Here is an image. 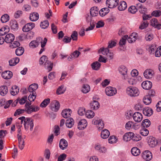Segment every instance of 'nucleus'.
I'll return each mask as SVG.
<instances>
[{
  "mask_svg": "<svg viewBox=\"0 0 161 161\" xmlns=\"http://www.w3.org/2000/svg\"><path fill=\"white\" fill-rule=\"evenodd\" d=\"M9 28L8 26L3 27L0 29V35L3 36L8 31Z\"/></svg>",
  "mask_w": 161,
  "mask_h": 161,
  "instance_id": "nucleus-45",
  "label": "nucleus"
},
{
  "mask_svg": "<svg viewBox=\"0 0 161 161\" xmlns=\"http://www.w3.org/2000/svg\"><path fill=\"white\" fill-rule=\"evenodd\" d=\"M95 148L96 150L101 153H104L106 151L105 148L104 147H101V145L98 143L95 145Z\"/></svg>",
  "mask_w": 161,
  "mask_h": 161,
  "instance_id": "nucleus-28",
  "label": "nucleus"
},
{
  "mask_svg": "<svg viewBox=\"0 0 161 161\" xmlns=\"http://www.w3.org/2000/svg\"><path fill=\"white\" fill-rule=\"evenodd\" d=\"M118 0H107L106 4L110 8L115 7L118 4Z\"/></svg>",
  "mask_w": 161,
  "mask_h": 161,
  "instance_id": "nucleus-10",
  "label": "nucleus"
},
{
  "mask_svg": "<svg viewBox=\"0 0 161 161\" xmlns=\"http://www.w3.org/2000/svg\"><path fill=\"white\" fill-rule=\"evenodd\" d=\"M152 84L151 82L149 81H145L142 83V86L144 89L149 90L152 87Z\"/></svg>",
  "mask_w": 161,
  "mask_h": 161,
  "instance_id": "nucleus-17",
  "label": "nucleus"
},
{
  "mask_svg": "<svg viewBox=\"0 0 161 161\" xmlns=\"http://www.w3.org/2000/svg\"><path fill=\"white\" fill-rule=\"evenodd\" d=\"M136 39V36L133 33L132 35H130L127 38V41L130 43H132L135 42Z\"/></svg>",
  "mask_w": 161,
  "mask_h": 161,
  "instance_id": "nucleus-49",
  "label": "nucleus"
},
{
  "mask_svg": "<svg viewBox=\"0 0 161 161\" xmlns=\"http://www.w3.org/2000/svg\"><path fill=\"white\" fill-rule=\"evenodd\" d=\"M12 75V73L10 71H6L2 73V76L5 79H10Z\"/></svg>",
  "mask_w": 161,
  "mask_h": 161,
  "instance_id": "nucleus-18",
  "label": "nucleus"
},
{
  "mask_svg": "<svg viewBox=\"0 0 161 161\" xmlns=\"http://www.w3.org/2000/svg\"><path fill=\"white\" fill-rule=\"evenodd\" d=\"M129 11L132 14H134L137 10V7L134 6H131L128 9Z\"/></svg>",
  "mask_w": 161,
  "mask_h": 161,
  "instance_id": "nucleus-53",
  "label": "nucleus"
},
{
  "mask_svg": "<svg viewBox=\"0 0 161 161\" xmlns=\"http://www.w3.org/2000/svg\"><path fill=\"white\" fill-rule=\"evenodd\" d=\"M50 99L47 98L45 99L41 103L40 106L41 108H45L50 103Z\"/></svg>",
  "mask_w": 161,
  "mask_h": 161,
  "instance_id": "nucleus-41",
  "label": "nucleus"
},
{
  "mask_svg": "<svg viewBox=\"0 0 161 161\" xmlns=\"http://www.w3.org/2000/svg\"><path fill=\"white\" fill-rule=\"evenodd\" d=\"M8 92V87L6 86H2L0 87V94L1 95L4 96Z\"/></svg>",
  "mask_w": 161,
  "mask_h": 161,
  "instance_id": "nucleus-30",
  "label": "nucleus"
},
{
  "mask_svg": "<svg viewBox=\"0 0 161 161\" xmlns=\"http://www.w3.org/2000/svg\"><path fill=\"white\" fill-rule=\"evenodd\" d=\"M110 135L109 131L106 129L103 130L101 133V136L103 139L107 138Z\"/></svg>",
  "mask_w": 161,
  "mask_h": 161,
  "instance_id": "nucleus-25",
  "label": "nucleus"
},
{
  "mask_svg": "<svg viewBox=\"0 0 161 161\" xmlns=\"http://www.w3.org/2000/svg\"><path fill=\"white\" fill-rule=\"evenodd\" d=\"M127 7V5L126 2L124 1H121L120 2L118 8L119 11H123Z\"/></svg>",
  "mask_w": 161,
  "mask_h": 161,
  "instance_id": "nucleus-24",
  "label": "nucleus"
},
{
  "mask_svg": "<svg viewBox=\"0 0 161 161\" xmlns=\"http://www.w3.org/2000/svg\"><path fill=\"white\" fill-rule=\"evenodd\" d=\"M25 111V109H18L17 110H16L14 114V115L15 116H16L17 115H19L20 114L23 113Z\"/></svg>",
  "mask_w": 161,
  "mask_h": 161,
  "instance_id": "nucleus-60",
  "label": "nucleus"
},
{
  "mask_svg": "<svg viewBox=\"0 0 161 161\" xmlns=\"http://www.w3.org/2000/svg\"><path fill=\"white\" fill-rule=\"evenodd\" d=\"M141 139V137L139 135H135L133 133V135L132 136L131 139L135 141H138Z\"/></svg>",
  "mask_w": 161,
  "mask_h": 161,
  "instance_id": "nucleus-52",
  "label": "nucleus"
},
{
  "mask_svg": "<svg viewBox=\"0 0 161 161\" xmlns=\"http://www.w3.org/2000/svg\"><path fill=\"white\" fill-rule=\"evenodd\" d=\"M7 133V130H1L0 131V138H4Z\"/></svg>",
  "mask_w": 161,
  "mask_h": 161,
  "instance_id": "nucleus-63",
  "label": "nucleus"
},
{
  "mask_svg": "<svg viewBox=\"0 0 161 161\" xmlns=\"http://www.w3.org/2000/svg\"><path fill=\"white\" fill-rule=\"evenodd\" d=\"M68 145L67 142L64 139H61L59 142V147L62 150H64Z\"/></svg>",
  "mask_w": 161,
  "mask_h": 161,
  "instance_id": "nucleus-16",
  "label": "nucleus"
},
{
  "mask_svg": "<svg viewBox=\"0 0 161 161\" xmlns=\"http://www.w3.org/2000/svg\"><path fill=\"white\" fill-rule=\"evenodd\" d=\"M133 118L135 121L139 122L142 120V116L139 112H136L133 114Z\"/></svg>",
  "mask_w": 161,
  "mask_h": 161,
  "instance_id": "nucleus-14",
  "label": "nucleus"
},
{
  "mask_svg": "<svg viewBox=\"0 0 161 161\" xmlns=\"http://www.w3.org/2000/svg\"><path fill=\"white\" fill-rule=\"evenodd\" d=\"M101 65V63L98 62L96 61L92 64L91 66L93 69L97 70L99 69Z\"/></svg>",
  "mask_w": 161,
  "mask_h": 161,
  "instance_id": "nucleus-29",
  "label": "nucleus"
},
{
  "mask_svg": "<svg viewBox=\"0 0 161 161\" xmlns=\"http://www.w3.org/2000/svg\"><path fill=\"white\" fill-rule=\"evenodd\" d=\"M45 66L49 72L51 71L53 67V64L47 60L45 62L44 64Z\"/></svg>",
  "mask_w": 161,
  "mask_h": 161,
  "instance_id": "nucleus-31",
  "label": "nucleus"
},
{
  "mask_svg": "<svg viewBox=\"0 0 161 161\" xmlns=\"http://www.w3.org/2000/svg\"><path fill=\"white\" fill-rule=\"evenodd\" d=\"M143 75L147 79H150L153 77V74L151 69H146L144 72Z\"/></svg>",
  "mask_w": 161,
  "mask_h": 161,
  "instance_id": "nucleus-34",
  "label": "nucleus"
},
{
  "mask_svg": "<svg viewBox=\"0 0 161 161\" xmlns=\"http://www.w3.org/2000/svg\"><path fill=\"white\" fill-rule=\"evenodd\" d=\"M152 15L156 17L159 16L161 15V11L160 10H155L153 12Z\"/></svg>",
  "mask_w": 161,
  "mask_h": 161,
  "instance_id": "nucleus-61",
  "label": "nucleus"
},
{
  "mask_svg": "<svg viewBox=\"0 0 161 161\" xmlns=\"http://www.w3.org/2000/svg\"><path fill=\"white\" fill-rule=\"evenodd\" d=\"M24 52V48L22 47H19L16 49L15 53L17 56H21L23 54Z\"/></svg>",
  "mask_w": 161,
  "mask_h": 161,
  "instance_id": "nucleus-40",
  "label": "nucleus"
},
{
  "mask_svg": "<svg viewBox=\"0 0 161 161\" xmlns=\"http://www.w3.org/2000/svg\"><path fill=\"white\" fill-rule=\"evenodd\" d=\"M47 58L46 56L43 55L40 58L39 60L40 64L41 65L42 64L45 62H46Z\"/></svg>",
  "mask_w": 161,
  "mask_h": 161,
  "instance_id": "nucleus-62",
  "label": "nucleus"
},
{
  "mask_svg": "<svg viewBox=\"0 0 161 161\" xmlns=\"http://www.w3.org/2000/svg\"><path fill=\"white\" fill-rule=\"evenodd\" d=\"M101 52L103 55H107L109 59H112L114 57V54L113 53L109 52V51L108 48H104L103 47L101 48L98 51L99 53Z\"/></svg>",
  "mask_w": 161,
  "mask_h": 161,
  "instance_id": "nucleus-4",
  "label": "nucleus"
},
{
  "mask_svg": "<svg viewBox=\"0 0 161 161\" xmlns=\"http://www.w3.org/2000/svg\"><path fill=\"white\" fill-rule=\"evenodd\" d=\"M24 125L26 130H28L30 128V130L31 131L33 130L34 125L33 120L29 118H26L24 122Z\"/></svg>",
  "mask_w": 161,
  "mask_h": 161,
  "instance_id": "nucleus-3",
  "label": "nucleus"
},
{
  "mask_svg": "<svg viewBox=\"0 0 161 161\" xmlns=\"http://www.w3.org/2000/svg\"><path fill=\"white\" fill-rule=\"evenodd\" d=\"M95 23L93 21H91L90 23V26L86 29V31H88L93 29L94 28Z\"/></svg>",
  "mask_w": 161,
  "mask_h": 161,
  "instance_id": "nucleus-55",
  "label": "nucleus"
},
{
  "mask_svg": "<svg viewBox=\"0 0 161 161\" xmlns=\"http://www.w3.org/2000/svg\"><path fill=\"white\" fill-rule=\"evenodd\" d=\"M64 85L59 86L57 90L56 93L58 94H63L65 91V89H64Z\"/></svg>",
  "mask_w": 161,
  "mask_h": 161,
  "instance_id": "nucleus-50",
  "label": "nucleus"
},
{
  "mask_svg": "<svg viewBox=\"0 0 161 161\" xmlns=\"http://www.w3.org/2000/svg\"><path fill=\"white\" fill-rule=\"evenodd\" d=\"M50 108L52 111L57 112L60 108L59 102L57 100L53 101L50 104Z\"/></svg>",
  "mask_w": 161,
  "mask_h": 161,
  "instance_id": "nucleus-6",
  "label": "nucleus"
},
{
  "mask_svg": "<svg viewBox=\"0 0 161 161\" xmlns=\"http://www.w3.org/2000/svg\"><path fill=\"white\" fill-rule=\"evenodd\" d=\"M119 73L122 75V79L124 80H126L127 78V69L124 66H120L119 69Z\"/></svg>",
  "mask_w": 161,
  "mask_h": 161,
  "instance_id": "nucleus-5",
  "label": "nucleus"
},
{
  "mask_svg": "<svg viewBox=\"0 0 161 161\" xmlns=\"http://www.w3.org/2000/svg\"><path fill=\"white\" fill-rule=\"evenodd\" d=\"M128 37V35H125L121 38L119 42V44L120 46H123V45H125L126 42V39Z\"/></svg>",
  "mask_w": 161,
  "mask_h": 161,
  "instance_id": "nucleus-44",
  "label": "nucleus"
},
{
  "mask_svg": "<svg viewBox=\"0 0 161 161\" xmlns=\"http://www.w3.org/2000/svg\"><path fill=\"white\" fill-rule=\"evenodd\" d=\"M35 26L33 23H29L26 24L22 28V31L24 32H27L32 30Z\"/></svg>",
  "mask_w": 161,
  "mask_h": 161,
  "instance_id": "nucleus-9",
  "label": "nucleus"
},
{
  "mask_svg": "<svg viewBox=\"0 0 161 161\" xmlns=\"http://www.w3.org/2000/svg\"><path fill=\"white\" fill-rule=\"evenodd\" d=\"M144 103L146 105L150 104L152 101V99L149 95H146L143 99Z\"/></svg>",
  "mask_w": 161,
  "mask_h": 161,
  "instance_id": "nucleus-42",
  "label": "nucleus"
},
{
  "mask_svg": "<svg viewBox=\"0 0 161 161\" xmlns=\"http://www.w3.org/2000/svg\"><path fill=\"white\" fill-rule=\"evenodd\" d=\"M143 114L145 115L150 116L153 114V111L151 108H146L143 110Z\"/></svg>",
  "mask_w": 161,
  "mask_h": 161,
  "instance_id": "nucleus-33",
  "label": "nucleus"
},
{
  "mask_svg": "<svg viewBox=\"0 0 161 161\" xmlns=\"http://www.w3.org/2000/svg\"><path fill=\"white\" fill-rule=\"evenodd\" d=\"M71 113L72 111L69 108L68 109H66L62 111L61 114L64 118H67L70 116Z\"/></svg>",
  "mask_w": 161,
  "mask_h": 161,
  "instance_id": "nucleus-19",
  "label": "nucleus"
},
{
  "mask_svg": "<svg viewBox=\"0 0 161 161\" xmlns=\"http://www.w3.org/2000/svg\"><path fill=\"white\" fill-rule=\"evenodd\" d=\"M10 26L12 30H16L18 28V24L15 20H12L10 21Z\"/></svg>",
  "mask_w": 161,
  "mask_h": 161,
  "instance_id": "nucleus-23",
  "label": "nucleus"
},
{
  "mask_svg": "<svg viewBox=\"0 0 161 161\" xmlns=\"http://www.w3.org/2000/svg\"><path fill=\"white\" fill-rule=\"evenodd\" d=\"M126 31L125 28L124 27H123L119 30L118 34L119 36H122L126 33Z\"/></svg>",
  "mask_w": 161,
  "mask_h": 161,
  "instance_id": "nucleus-59",
  "label": "nucleus"
},
{
  "mask_svg": "<svg viewBox=\"0 0 161 161\" xmlns=\"http://www.w3.org/2000/svg\"><path fill=\"white\" fill-rule=\"evenodd\" d=\"M40 108L38 106L35 107L33 105L25 108V110L27 114H30L33 112H36Z\"/></svg>",
  "mask_w": 161,
  "mask_h": 161,
  "instance_id": "nucleus-11",
  "label": "nucleus"
},
{
  "mask_svg": "<svg viewBox=\"0 0 161 161\" xmlns=\"http://www.w3.org/2000/svg\"><path fill=\"white\" fill-rule=\"evenodd\" d=\"M142 157L147 161L151 160L152 158V154L151 152L147 150L144 151L142 154Z\"/></svg>",
  "mask_w": 161,
  "mask_h": 161,
  "instance_id": "nucleus-8",
  "label": "nucleus"
},
{
  "mask_svg": "<svg viewBox=\"0 0 161 161\" xmlns=\"http://www.w3.org/2000/svg\"><path fill=\"white\" fill-rule=\"evenodd\" d=\"M87 122L85 119H82L80 121L78 125V128L80 130H82L87 126Z\"/></svg>",
  "mask_w": 161,
  "mask_h": 161,
  "instance_id": "nucleus-13",
  "label": "nucleus"
},
{
  "mask_svg": "<svg viewBox=\"0 0 161 161\" xmlns=\"http://www.w3.org/2000/svg\"><path fill=\"white\" fill-rule=\"evenodd\" d=\"M90 86L87 84H85L82 87V91L83 93H86L90 91Z\"/></svg>",
  "mask_w": 161,
  "mask_h": 161,
  "instance_id": "nucleus-47",
  "label": "nucleus"
},
{
  "mask_svg": "<svg viewBox=\"0 0 161 161\" xmlns=\"http://www.w3.org/2000/svg\"><path fill=\"white\" fill-rule=\"evenodd\" d=\"M39 18V14L37 13L34 12L30 15V19L32 21H35Z\"/></svg>",
  "mask_w": 161,
  "mask_h": 161,
  "instance_id": "nucleus-32",
  "label": "nucleus"
},
{
  "mask_svg": "<svg viewBox=\"0 0 161 161\" xmlns=\"http://www.w3.org/2000/svg\"><path fill=\"white\" fill-rule=\"evenodd\" d=\"M86 116L88 118H92L94 117L95 113L91 110H88L85 113Z\"/></svg>",
  "mask_w": 161,
  "mask_h": 161,
  "instance_id": "nucleus-43",
  "label": "nucleus"
},
{
  "mask_svg": "<svg viewBox=\"0 0 161 161\" xmlns=\"http://www.w3.org/2000/svg\"><path fill=\"white\" fill-rule=\"evenodd\" d=\"M12 90L11 91V94L14 96L16 95L19 92V89L18 87L16 86H14L12 87Z\"/></svg>",
  "mask_w": 161,
  "mask_h": 161,
  "instance_id": "nucleus-38",
  "label": "nucleus"
},
{
  "mask_svg": "<svg viewBox=\"0 0 161 161\" xmlns=\"http://www.w3.org/2000/svg\"><path fill=\"white\" fill-rule=\"evenodd\" d=\"M131 152L132 154L135 156L139 155L141 153L140 149L137 147H133L131 149Z\"/></svg>",
  "mask_w": 161,
  "mask_h": 161,
  "instance_id": "nucleus-36",
  "label": "nucleus"
},
{
  "mask_svg": "<svg viewBox=\"0 0 161 161\" xmlns=\"http://www.w3.org/2000/svg\"><path fill=\"white\" fill-rule=\"evenodd\" d=\"M140 133L143 136H146L149 133V131L145 128L142 127L141 129L140 130Z\"/></svg>",
  "mask_w": 161,
  "mask_h": 161,
  "instance_id": "nucleus-46",
  "label": "nucleus"
},
{
  "mask_svg": "<svg viewBox=\"0 0 161 161\" xmlns=\"http://www.w3.org/2000/svg\"><path fill=\"white\" fill-rule=\"evenodd\" d=\"M20 45V43L18 41H15L13 43H11L10 47L11 48H14L19 47Z\"/></svg>",
  "mask_w": 161,
  "mask_h": 161,
  "instance_id": "nucleus-57",
  "label": "nucleus"
},
{
  "mask_svg": "<svg viewBox=\"0 0 161 161\" xmlns=\"http://www.w3.org/2000/svg\"><path fill=\"white\" fill-rule=\"evenodd\" d=\"M99 13V9L97 7H92L90 10V13L92 17L96 16Z\"/></svg>",
  "mask_w": 161,
  "mask_h": 161,
  "instance_id": "nucleus-21",
  "label": "nucleus"
},
{
  "mask_svg": "<svg viewBox=\"0 0 161 161\" xmlns=\"http://www.w3.org/2000/svg\"><path fill=\"white\" fill-rule=\"evenodd\" d=\"M99 103L97 101L94 100L90 103L91 109L92 110H97L100 107Z\"/></svg>",
  "mask_w": 161,
  "mask_h": 161,
  "instance_id": "nucleus-20",
  "label": "nucleus"
},
{
  "mask_svg": "<svg viewBox=\"0 0 161 161\" xmlns=\"http://www.w3.org/2000/svg\"><path fill=\"white\" fill-rule=\"evenodd\" d=\"M148 143L149 145L152 147H155L158 144L157 140L153 137H150L148 141Z\"/></svg>",
  "mask_w": 161,
  "mask_h": 161,
  "instance_id": "nucleus-12",
  "label": "nucleus"
},
{
  "mask_svg": "<svg viewBox=\"0 0 161 161\" xmlns=\"http://www.w3.org/2000/svg\"><path fill=\"white\" fill-rule=\"evenodd\" d=\"M36 97V93H32L30 94L28 97V99L30 102L34 101Z\"/></svg>",
  "mask_w": 161,
  "mask_h": 161,
  "instance_id": "nucleus-54",
  "label": "nucleus"
},
{
  "mask_svg": "<svg viewBox=\"0 0 161 161\" xmlns=\"http://www.w3.org/2000/svg\"><path fill=\"white\" fill-rule=\"evenodd\" d=\"M14 35L11 33L7 34L5 37V41L7 43H11L14 39Z\"/></svg>",
  "mask_w": 161,
  "mask_h": 161,
  "instance_id": "nucleus-15",
  "label": "nucleus"
},
{
  "mask_svg": "<svg viewBox=\"0 0 161 161\" xmlns=\"http://www.w3.org/2000/svg\"><path fill=\"white\" fill-rule=\"evenodd\" d=\"M74 122L73 119L72 118H70L67 120L65 125L67 127L71 128L73 125Z\"/></svg>",
  "mask_w": 161,
  "mask_h": 161,
  "instance_id": "nucleus-37",
  "label": "nucleus"
},
{
  "mask_svg": "<svg viewBox=\"0 0 161 161\" xmlns=\"http://www.w3.org/2000/svg\"><path fill=\"white\" fill-rule=\"evenodd\" d=\"M109 10L108 8H102L99 11V14L102 17L104 16L109 13Z\"/></svg>",
  "mask_w": 161,
  "mask_h": 161,
  "instance_id": "nucleus-35",
  "label": "nucleus"
},
{
  "mask_svg": "<svg viewBox=\"0 0 161 161\" xmlns=\"http://www.w3.org/2000/svg\"><path fill=\"white\" fill-rule=\"evenodd\" d=\"M155 55L156 57H160L161 56V46L157 48L155 52Z\"/></svg>",
  "mask_w": 161,
  "mask_h": 161,
  "instance_id": "nucleus-64",
  "label": "nucleus"
},
{
  "mask_svg": "<svg viewBox=\"0 0 161 161\" xmlns=\"http://www.w3.org/2000/svg\"><path fill=\"white\" fill-rule=\"evenodd\" d=\"M66 157L67 155L65 154H62L58 157L57 161H63L66 158Z\"/></svg>",
  "mask_w": 161,
  "mask_h": 161,
  "instance_id": "nucleus-58",
  "label": "nucleus"
},
{
  "mask_svg": "<svg viewBox=\"0 0 161 161\" xmlns=\"http://www.w3.org/2000/svg\"><path fill=\"white\" fill-rule=\"evenodd\" d=\"M9 19V15L7 14H4L3 15L1 19V22L3 23H6L8 21Z\"/></svg>",
  "mask_w": 161,
  "mask_h": 161,
  "instance_id": "nucleus-48",
  "label": "nucleus"
},
{
  "mask_svg": "<svg viewBox=\"0 0 161 161\" xmlns=\"http://www.w3.org/2000/svg\"><path fill=\"white\" fill-rule=\"evenodd\" d=\"M38 86L37 84L34 83L30 85L28 91L30 92L34 93L38 88Z\"/></svg>",
  "mask_w": 161,
  "mask_h": 161,
  "instance_id": "nucleus-27",
  "label": "nucleus"
},
{
  "mask_svg": "<svg viewBox=\"0 0 161 161\" xmlns=\"http://www.w3.org/2000/svg\"><path fill=\"white\" fill-rule=\"evenodd\" d=\"M137 10H138L141 13L144 14L147 10V9L144 6H143L142 4L139 3L136 4Z\"/></svg>",
  "mask_w": 161,
  "mask_h": 161,
  "instance_id": "nucleus-22",
  "label": "nucleus"
},
{
  "mask_svg": "<svg viewBox=\"0 0 161 161\" xmlns=\"http://www.w3.org/2000/svg\"><path fill=\"white\" fill-rule=\"evenodd\" d=\"M105 92L106 94L109 96H113L117 93L116 89L111 86H108L106 87Z\"/></svg>",
  "mask_w": 161,
  "mask_h": 161,
  "instance_id": "nucleus-7",
  "label": "nucleus"
},
{
  "mask_svg": "<svg viewBox=\"0 0 161 161\" xmlns=\"http://www.w3.org/2000/svg\"><path fill=\"white\" fill-rule=\"evenodd\" d=\"M133 135V133L130 132L125 134L123 136V139L125 141H130L131 139L132 136Z\"/></svg>",
  "mask_w": 161,
  "mask_h": 161,
  "instance_id": "nucleus-26",
  "label": "nucleus"
},
{
  "mask_svg": "<svg viewBox=\"0 0 161 161\" xmlns=\"http://www.w3.org/2000/svg\"><path fill=\"white\" fill-rule=\"evenodd\" d=\"M47 39L45 38L43 40L41 37L38 38L36 40L32 41L29 43V46L30 47L35 48L37 47L40 43H41V47H44L46 44Z\"/></svg>",
  "mask_w": 161,
  "mask_h": 161,
  "instance_id": "nucleus-1",
  "label": "nucleus"
},
{
  "mask_svg": "<svg viewBox=\"0 0 161 161\" xmlns=\"http://www.w3.org/2000/svg\"><path fill=\"white\" fill-rule=\"evenodd\" d=\"M49 23L48 21L45 20L42 22H41L40 25V26L42 29H46L49 26Z\"/></svg>",
  "mask_w": 161,
  "mask_h": 161,
  "instance_id": "nucleus-51",
  "label": "nucleus"
},
{
  "mask_svg": "<svg viewBox=\"0 0 161 161\" xmlns=\"http://www.w3.org/2000/svg\"><path fill=\"white\" fill-rule=\"evenodd\" d=\"M127 94L131 97H135L138 96L139 92L138 88L133 86L128 87L126 90Z\"/></svg>",
  "mask_w": 161,
  "mask_h": 161,
  "instance_id": "nucleus-2",
  "label": "nucleus"
},
{
  "mask_svg": "<svg viewBox=\"0 0 161 161\" xmlns=\"http://www.w3.org/2000/svg\"><path fill=\"white\" fill-rule=\"evenodd\" d=\"M151 122L150 121L147 119H146L144 120L142 123V127L147 128L149 126L151 125Z\"/></svg>",
  "mask_w": 161,
  "mask_h": 161,
  "instance_id": "nucleus-39",
  "label": "nucleus"
},
{
  "mask_svg": "<svg viewBox=\"0 0 161 161\" xmlns=\"http://www.w3.org/2000/svg\"><path fill=\"white\" fill-rule=\"evenodd\" d=\"M78 33L76 31H73L71 35V37L73 41H77V40Z\"/></svg>",
  "mask_w": 161,
  "mask_h": 161,
  "instance_id": "nucleus-56",
  "label": "nucleus"
}]
</instances>
